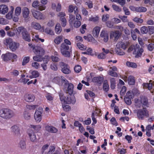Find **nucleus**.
<instances>
[{
    "instance_id": "nucleus-1",
    "label": "nucleus",
    "mask_w": 154,
    "mask_h": 154,
    "mask_svg": "<svg viewBox=\"0 0 154 154\" xmlns=\"http://www.w3.org/2000/svg\"><path fill=\"white\" fill-rule=\"evenodd\" d=\"M60 99L62 104H74L75 103V100L73 95H69L66 97L63 94L60 93L59 94Z\"/></svg>"
},
{
    "instance_id": "nucleus-2",
    "label": "nucleus",
    "mask_w": 154,
    "mask_h": 154,
    "mask_svg": "<svg viewBox=\"0 0 154 154\" xmlns=\"http://www.w3.org/2000/svg\"><path fill=\"white\" fill-rule=\"evenodd\" d=\"M14 115L13 111L7 108L0 109V117L6 119H9Z\"/></svg>"
},
{
    "instance_id": "nucleus-3",
    "label": "nucleus",
    "mask_w": 154,
    "mask_h": 154,
    "mask_svg": "<svg viewBox=\"0 0 154 154\" xmlns=\"http://www.w3.org/2000/svg\"><path fill=\"white\" fill-rule=\"evenodd\" d=\"M132 51H133V54L136 55V57H138L141 56L143 50L142 48H140L139 45L136 44L134 45H131L129 48L128 51L131 52Z\"/></svg>"
},
{
    "instance_id": "nucleus-4",
    "label": "nucleus",
    "mask_w": 154,
    "mask_h": 154,
    "mask_svg": "<svg viewBox=\"0 0 154 154\" xmlns=\"http://www.w3.org/2000/svg\"><path fill=\"white\" fill-rule=\"evenodd\" d=\"M5 44L9 45L10 49L13 52L15 51L19 48L20 45L17 42H13L10 38H8L5 39Z\"/></svg>"
},
{
    "instance_id": "nucleus-5",
    "label": "nucleus",
    "mask_w": 154,
    "mask_h": 154,
    "mask_svg": "<svg viewBox=\"0 0 154 154\" xmlns=\"http://www.w3.org/2000/svg\"><path fill=\"white\" fill-rule=\"evenodd\" d=\"M2 57L3 60L5 62L11 60L12 62H14L17 58V55L15 54L10 52L3 54Z\"/></svg>"
},
{
    "instance_id": "nucleus-6",
    "label": "nucleus",
    "mask_w": 154,
    "mask_h": 154,
    "mask_svg": "<svg viewBox=\"0 0 154 154\" xmlns=\"http://www.w3.org/2000/svg\"><path fill=\"white\" fill-rule=\"evenodd\" d=\"M17 31L21 33L23 38L25 41L30 42L31 38L30 35L26 29L23 27H19L17 29Z\"/></svg>"
},
{
    "instance_id": "nucleus-7",
    "label": "nucleus",
    "mask_w": 154,
    "mask_h": 154,
    "mask_svg": "<svg viewBox=\"0 0 154 154\" xmlns=\"http://www.w3.org/2000/svg\"><path fill=\"white\" fill-rule=\"evenodd\" d=\"M69 49V47L65 44L62 43L60 46V51L61 54L64 56L69 57L70 56V53L68 51Z\"/></svg>"
},
{
    "instance_id": "nucleus-8",
    "label": "nucleus",
    "mask_w": 154,
    "mask_h": 154,
    "mask_svg": "<svg viewBox=\"0 0 154 154\" xmlns=\"http://www.w3.org/2000/svg\"><path fill=\"white\" fill-rule=\"evenodd\" d=\"M43 109L39 107L35 110L34 115V118L36 122H40L42 119Z\"/></svg>"
},
{
    "instance_id": "nucleus-9",
    "label": "nucleus",
    "mask_w": 154,
    "mask_h": 154,
    "mask_svg": "<svg viewBox=\"0 0 154 154\" xmlns=\"http://www.w3.org/2000/svg\"><path fill=\"white\" fill-rule=\"evenodd\" d=\"M137 115L139 119L143 120L145 116L147 117L149 116L148 112L146 109L143 108L138 110Z\"/></svg>"
},
{
    "instance_id": "nucleus-10",
    "label": "nucleus",
    "mask_w": 154,
    "mask_h": 154,
    "mask_svg": "<svg viewBox=\"0 0 154 154\" xmlns=\"http://www.w3.org/2000/svg\"><path fill=\"white\" fill-rule=\"evenodd\" d=\"M31 12L33 17L35 19L38 20H44L45 19L44 16L40 11L32 9L31 10Z\"/></svg>"
},
{
    "instance_id": "nucleus-11",
    "label": "nucleus",
    "mask_w": 154,
    "mask_h": 154,
    "mask_svg": "<svg viewBox=\"0 0 154 154\" xmlns=\"http://www.w3.org/2000/svg\"><path fill=\"white\" fill-rule=\"evenodd\" d=\"M60 64L63 73L65 74H68L71 72L69 67L67 64L63 62H61L60 63Z\"/></svg>"
},
{
    "instance_id": "nucleus-12",
    "label": "nucleus",
    "mask_w": 154,
    "mask_h": 154,
    "mask_svg": "<svg viewBox=\"0 0 154 154\" xmlns=\"http://www.w3.org/2000/svg\"><path fill=\"white\" fill-rule=\"evenodd\" d=\"M30 140L32 142H35L37 141V138L36 135L34 131L30 129H29L27 131Z\"/></svg>"
},
{
    "instance_id": "nucleus-13",
    "label": "nucleus",
    "mask_w": 154,
    "mask_h": 154,
    "mask_svg": "<svg viewBox=\"0 0 154 154\" xmlns=\"http://www.w3.org/2000/svg\"><path fill=\"white\" fill-rule=\"evenodd\" d=\"M120 35L121 34L119 31H112L110 33V38L114 41H117Z\"/></svg>"
},
{
    "instance_id": "nucleus-14",
    "label": "nucleus",
    "mask_w": 154,
    "mask_h": 154,
    "mask_svg": "<svg viewBox=\"0 0 154 154\" xmlns=\"http://www.w3.org/2000/svg\"><path fill=\"white\" fill-rule=\"evenodd\" d=\"M34 52L36 55H43L45 54V51L43 48L38 46H35L34 50L33 51Z\"/></svg>"
},
{
    "instance_id": "nucleus-15",
    "label": "nucleus",
    "mask_w": 154,
    "mask_h": 154,
    "mask_svg": "<svg viewBox=\"0 0 154 154\" xmlns=\"http://www.w3.org/2000/svg\"><path fill=\"white\" fill-rule=\"evenodd\" d=\"M152 80H150L149 81V83H145L143 84V86L150 91L153 94H154V82L151 83Z\"/></svg>"
},
{
    "instance_id": "nucleus-16",
    "label": "nucleus",
    "mask_w": 154,
    "mask_h": 154,
    "mask_svg": "<svg viewBox=\"0 0 154 154\" xmlns=\"http://www.w3.org/2000/svg\"><path fill=\"white\" fill-rule=\"evenodd\" d=\"M100 36L102 38L104 42H107L109 39V35L107 32L105 30H103L101 32Z\"/></svg>"
},
{
    "instance_id": "nucleus-17",
    "label": "nucleus",
    "mask_w": 154,
    "mask_h": 154,
    "mask_svg": "<svg viewBox=\"0 0 154 154\" xmlns=\"http://www.w3.org/2000/svg\"><path fill=\"white\" fill-rule=\"evenodd\" d=\"M8 11V8L7 6L5 5H0V14H5L7 13Z\"/></svg>"
},
{
    "instance_id": "nucleus-18",
    "label": "nucleus",
    "mask_w": 154,
    "mask_h": 154,
    "mask_svg": "<svg viewBox=\"0 0 154 154\" xmlns=\"http://www.w3.org/2000/svg\"><path fill=\"white\" fill-rule=\"evenodd\" d=\"M45 129L47 131L51 133H55L58 131L57 128L52 126H47L45 127Z\"/></svg>"
},
{
    "instance_id": "nucleus-19",
    "label": "nucleus",
    "mask_w": 154,
    "mask_h": 154,
    "mask_svg": "<svg viewBox=\"0 0 154 154\" xmlns=\"http://www.w3.org/2000/svg\"><path fill=\"white\" fill-rule=\"evenodd\" d=\"M116 47L117 49L120 50L121 49H122L125 50L127 47V45L124 42H119L116 44Z\"/></svg>"
},
{
    "instance_id": "nucleus-20",
    "label": "nucleus",
    "mask_w": 154,
    "mask_h": 154,
    "mask_svg": "<svg viewBox=\"0 0 154 154\" xmlns=\"http://www.w3.org/2000/svg\"><path fill=\"white\" fill-rule=\"evenodd\" d=\"M24 98L25 100L28 102H32L35 99L34 95L31 94H26L24 96Z\"/></svg>"
},
{
    "instance_id": "nucleus-21",
    "label": "nucleus",
    "mask_w": 154,
    "mask_h": 154,
    "mask_svg": "<svg viewBox=\"0 0 154 154\" xmlns=\"http://www.w3.org/2000/svg\"><path fill=\"white\" fill-rule=\"evenodd\" d=\"M29 14V10L27 7H24L22 9V14L23 18H26L28 17Z\"/></svg>"
},
{
    "instance_id": "nucleus-22",
    "label": "nucleus",
    "mask_w": 154,
    "mask_h": 154,
    "mask_svg": "<svg viewBox=\"0 0 154 154\" xmlns=\"http://www.w3.org/2000/svg\"><path fill=\"white\" fill-rule=\"evenodd\" d=\"M61 80L64 81L65 83L66 84L67 82V80L63 76L55 77L53 81L56 83L58 84L59 83L60 81Z\"/></svg>"
},
{
    "instance_id": "nucleus-23",
    "label": "nucleus",
    "mask_w": 154,
    "mask_h": 154,
    "mask_svg": "<svg viewBox=\"0 0 154 154\" xmlns=\"http://www.w3.org/2000/svg\"><path fill=\"white\" fill-rule=\"evenodd\" d=\"M68 88L66 93L69 94V95H71L73 93L74 85L72 83H68Z\"/></svg>"
},
{
    "instance_id": "nucleus-24",
    "label": "nucleus",
    "mask_w": 154,
    "mask_h": 154,
    "mask_svg": "<svg viewBox=\"0 0 154 154\" xmlns=\"http://www.w3.org/2000/svg\"><path fill=\"white\" fill-rule=\"evenodd\" d=\"M31 27L32 28L36 30H39L41 28L40 24L36 22H33L31 23Z\"/></svg>"
},
{
    "instance_id": "nucleus-25",
    "label": "nucleus",
    "mask_w": 154,
    "mask_h": 154,
    "mask_svg": "<svg viewBox=\"0 0 154 154\" xmlns=\"http://www.w3.org/2000/svg\"><path fill=\"white\" fill-rule=\"evenodd\" d=\"M11 131L15 135H17L20 133V129L16 125L12 126L11 128Z\"/></svg>"
},
{
    "instance_id": "nucleus-26",
    "label": "nucleus",
    "mask_w": 154,
    "mask_h": 154,
    "mask_svg": "<svg viewBox=\"0 0 154 154\" xmlns=\"http://www.w3.org/2000/svg\"><path fill=\"white\" fill-rule=\"evenodd\" d=\"M140 101L142 104L144 106H146L147 107L149 106V103L148 101V99L146 97L143 96H142L140 98Z\"/></svg>"
},
{
    "instance_id": "nucleus-27",
    "label": "nucleus",
    "mask_w": 154,
    "mask_h": 154,
    "mask_svg": "<svg viewBox=\"0 0 154 154\" xmlns=\"http://www.w3.org/2000/svg\"><path fill=\"white\" fill-rule=\"evenodd\" d=\"M100 29L99 27L96 26L94 27L93 29V34L94 37H97Z\"/></svg>"
},
{
    "instance_id": "nucleus-28",
    "label": "nucleus",
    "mask_w": 154,
    "mask_h": 154,
    "mask_svg": "<svg viewBox=\"0 0 154 154\" xmlns=\"http://www.w3.org/2000/svg\"><path fill=\"white\" fill-rule=\"evenodd\" d=\"M63 36H58L55 38L54 42L56 44L59 45L63 41Z\"/></svg>"
},
{
    "instance_id": "nucleus-29",
    "label": "nucleus",
    "mask_w": 154,
    "mask_h": 154,
    "mask_svg": "<svg viewBox=\"0 0 154 154\" xmlns=\"http://www.w3.org/2000/svg\"><path fill=\"white\" fill-rule=\"evenodd\" d=\"M29 127L33 128L35 132H38L40 131L42 127L40 125H30Z\"/></svg>"
},
{
    "instance_id": "nucleus-30",
    "label": "nucleus",
    "mask_w": 154,
    "mask_h": 154,
    "mask_svg": "<svg viewBox=\"0 0 154 154\" xmlns=\"http://www.w3.org/2000/svg\"><path fill=\"white\" fill-rule=\"evenodd\" d=\"M55 32L56 34H59L62 31L61 27L59 23H57L55 29Z\"/></svg>"
},
{
    "instance_id": "nucleus-31",
    "label": "nucleus",
    "mask_w": 154,
    "mask_h": 154,
    "mask_svg": "<svg viewBox=\"0 0 154 154\" xmlns=\"http://www.w3.org/2000/svg\"><path fill=\"white\" fill-rule=\"evenodd\" d=\"M126 65L127 66L133 68H136L137 67V65L136 63L134 62H131L129 61H127L126 63Z\"/></svg>"
},
{
    "instance_id": "nucleus-32",
    "label": "nucleus",
    "mask_w": 154,
    "mask_h": 154,
    "mask_svg": "<svg viewBox=\"0 0 154 154\" xmlns=\"http://www.w3.org/2000/svg\"><path fill=\"white\" fill-rule=\"evenodd\" d=\"M128 81L129 85H134L135 82L134 77L131 75L129 76L128 79Z\"/></svg>"
},
{
    "instance_id": "nucleus-33",
    "label": "nucleus",
    "mask_w": 154,
    "mask_h": 154,
    "mask_svg": "<svg viewBox=\"0 0 154 154\" xmlns=\"http://www.w3.org/2000/svg\"><path fill=\"white\" fill-rule=\"evenodd\" d=\"M103 89L105 91H107L109 90V85L108 84L107 80H105L103 82Z\"/></svg>"
},
{
    "instance_id": "nucleus-34",
    "label": "nucleus",
    "mask_w": 154,
    "mask_h": 154,
    "mask_svg": "<svg viewBox=\"0 0 154 154\" xmlns=\"http://www.w3.org/2000/svg\"><path fill=\"white\" fill-rule=\"evenodd\" d=\"M42 55H36L33 57V60L37 62H41L43 60V58L42 57Z\"/></svg>"
},
{
    "instance_id": "nucleus-35",
    "label": "nucleus",
    "mask_w": 154,
    "mask_h": 154,
    "mask_svg": "<svg viewBox=\"0 0 154 154\" xmlns=\"http://www.w3.org/2000/svg\"><path fill=\"white\" fill-rule=\"evenodd\" d=\"M21 12V8L20 7H17L15 10L14 15L17 16H19Z\"/></svg>"
},
{
    "instance_id": "nucleus-36",
    "label": "nucleus",
    "mask_w": 154,
    "mask_h": 154,
    "mask_svg": "<svg viewBox=\"0 0 154 154\" xmlns=\"http://www.w3.org/2000/svg\"><path fill=\"white\" fill-rule=\"evenodd\" d=\"M33 41L35 40L36 42H38L41 41L42 42H43L44 41V39H42L39 38V35H36L33 37L32 39Z\"/></svg>"
},
{
    "instance_id": "nucleus-37",
    "label": "nucleus",
    "mask_w": 154,
    "mask_h": 154,
    "mask_svg": "<svg viewBox=\"0 0 154 154\" xmlns=\"http://www.w3.org/2000/svg\"><path fill=\"white\" fill-rule=\"evenodd\" d=\"M103 80V79L101 77H94L92 81L94 82H97L98 83H100Z\"/></svg>"
},
{
    "instance_id": "nucleus-38",
    "label": "nucleus",
    "mask_w": 154,
    "mask_h": 154,
    "mask_svg": "<svg viewBox=\"0 0 154 154\" xmlns=\"http://www.w3.org/2000/svg\"><path fill=\"white\" fill-rule=\"evenodd\" d=\"M45 32L48 34L50 35H53L54 33L53 31L51 29L48 28H46L45 30Z\"/></svg>"
},
{
    "instance_id": "nucleus-39",
    "label": "nucleus",
    "mask_w": 154,
    "mask_h": 154,
    "mask_svg": "<svg viewBox=\"0 0 154 154\" xmlns=\"http://www.w3.org/2000/svg\"><path fill=\"white\" fill-rule=\"evenodd\" d=\"M76 45L78 48L82 50H86L87 48L86 46H84L83 44L79 42L77 43Z\"/></svg>"
},
{
    "instance_id": "nucleus-40",
    "label": "nucleus",
    "mask_w": 154,
    "mask_h": 154,
    "mask_svg": "<svg viewBox=\"0 0 154 154\" xmlns=\"http://www.w3.org/2000/svg\"><path fill=\"white\" fill-rule=\"evenodd\" d=\"M140 31L142 34H146L148 32V29L146 26H144L140 28Z\"/></svg>"
},
{
    "instance_id": "nucleus-41",
    "label": "nucleus",
    "mask_w": 154,
    "mask_h": 154,
    "mask_svg": "<svg viewBox=\"0 0 154 154\" xmlns=\"http://www.w3.org/2000/svg\"><path fill=\"white\" fill-rule=\"evenodd\" d=\"M110 1L112 2L118 3L122 6L125 5V0H110Z\"/></svg>"
},
{
    "instance_id": "nucleus-42",
    "label": "nucleus",
    "mask_w": 154,
    "mask_h": 154,
    "mask_svg": "<svg viewBox=\"0 0 154 154\" xmlns=\"http://www.w3.org/2000/svg\"><path fill=\"white\" fill-rule=\"evenodd\" d=\"M147 10L146 8L143 7H137V12H145Z\"/></svg>"
},
{
    "instance_id": "nucleus-43",
    "label": "nucleus",
    "mask_w": 154,
    "mask_h": 154,
    "mask_svg": "<svg viewBox=\"0 0 154 154\" xmlns=\"http://www.w3.org/2000/svg\"><path fill=\"white\" fill-rule=\"evenodd\" d=\"M20 147L22 149H25L26 148V142L24 141L21 140L20 141L19 144Z\"/></svg>"
},
{
    "instance_id": "nucleus-44",
    "label": "nucleus",
    "mask_w": 154,
    "mask_h": 154,
    "mask_svg": "<svg viewBox=\"0 0 154 154\" xmlns=\"http://www.w3.org/2000/svg\"><path fill=\"white\" fill-rule=\"evenodd\" d=\"M112 7L113 9L117 12H120L122 11L121 8L116 5L115 4L112 5Z\"/></svg>"
},
{
    "instance_id": "nucleus-45",
    "label": "nucleus",
    "mask_w": 154,
    "mask_h": 154,
    "mask_svg": "<svg viewBox=\"0 0 154 154\" xmlns=\"http://www.w3.org/2000/svg\"><path fill=\"white\" fill-rule=\"evenodd\" d=\"M49 149V150L48 152H46L45 154H52L55 150V148L54 146H50Z\"/></svg>"
},
{
    "instance_id": "nucleus-46",
    "label": "nucleus",
    "mask_w": 154,
    "mask_h": 154,
    "mask_svg": "<svg viewBox=\"0 0 154 154\" xmlns=\"http://www.w3.org/2000/svg\"><path fill=\"white\" fill-rule=\"evenodd\" d=\"M23 117L26 120L30 119L31 118L30 114L27 112H24Z\"/></svg>"
},
{
    "instance_id": "nucleus-47",
    "label": "nucleus",
    "mask_w": 154,
    "mask_h": 154,
    "mask_svg": "<svg viewBox=\"0 0 154 154\" xmlns=\"http://www.w3.org/2000/svg\"><path fill=\"white\" fill-rule=\"evenodd\" d=\"M73 26L75 28H77L79 27L81 25V22L79 20H75L74 22H73Z\"/></svg>"
},
{
    "instance_id": "nucleus-48",
    "label": "nucleus",
    "mask_w": 154,
    "mask_h": 154,
    "mask_svg": "<svg viewBox=\"0 0 154 154\" xmlns=\"http://www.w3.org/2000/svg\"><path fill=\"white\" fill-rule=\"evenodd\" d=\"M108 74L114 77H117V74L115 71H112L111 70H109L108 71Z\"/></svg>"
},
{
    "instance_id": "nucleus-49",
    "label": "nucleus",
    "mask_w": 154,
    "mask_h": 154,
    "mask_svg": "<svg viewBox=\"0 0 154 154\" xmlns=\"http://www.w3.org/2000/svg\"><path fill=\"white\" fill-rule=\"evenodd\" d=\"M30 57H25L23 59L22 62V65H25L27 63L29 60Z\"/></svg>"
},
{
    "instance_id": "nucleus-50",
    "label": "nucleus",
    "mask_w": 154,
    "mask_h": 154,
    "mask_svg": "<svg viewBox=\"0 0 154 154\" xmlns=\"http://www.w3.org/2000/svg\"><path fill=\"white\" fill-rule=\"evenodd\" d=\"M38 106L37 105H26V108L29 110H34Z\"/></svg>"
},
{
    "instance_id": "nucleus-51",
    "label": "nucleus",
    "mask_w": 154,
    "mask_h": 154,
    "mask_svg": "<svg viewBox=\"0 0 154 154\" xmlns=\"http://www.w3.org/2000/svg\"><path fill=\"white\" fill-rule=\"evenodd\" d=\"M31 66L35 69H38L40 67V65L37 62H34L32 63Z\"/></svg>"
},
{
    "instance_id": "nucleus-52",
    "label": "nucleus",
    "mask_w": 154,
    "mask_h": 154,
    "mask_svg": "<svg viewBox=\"0 0 154 154\" xmlns=\"http://www.w3.org/2000/svg\"><path fill=\"white\" fill-rule=\"evenodd\" d=\"M69 22L70 25L72 24L73 22L75 21V18L74 16L72 15H70L69 17Z\"/></svg>"
},
{
    "instance_id": "nucleus-53",
    "label": "nucleus",
    "mask_w": 154,
    "mask_h": 154,
    "mask_svg": "<svg viewBox=\"0 0 154 154\" xmlns=\"http://www.w3.org/2000/svg\"><path fill=\"white\" fill-rule=\"evenodd\" d=\"M48 144L42 146V154L44 153L45 154V152H47L46 151L48 149Z\"/></svg>"
},
{
    "instance_id": "nucleus-54",
    "label": "nucleus",
    "mask_w": 154,
    "mask_h": 154,
    "mask_svg": "<svg viewBox=\"0 0 154 154\" xmlns=\"http://www.w3.org/2000/svg\"><path fill=\"white\" fill-rule=\"evenodd\" d=\"M126 90V88L125 86H123L120 92V94L121 96V97L122 98V96L124 95Z\"/></svg>"
},
{
    "instance_id": "nucleus-55",
    "label": "nucleus",
    "mask_w": 154,
    "mask_h": 154,
    "mask_svg": "<svg viewBox=\"0 0 154 154\" xmlns=\"http://www.w3.org/2000/svg\"><path fill=\"white\" fill-rule=\"evenodd\" d=\"M81 67L79 65H76L74 68V70L76 73L79 72L81 70Z\"/></svg>"
},
{
    "instance_id": "nucleus-56",
    "label": "nucleus",
    "mask_w": 154,
    "mask_h": 154,
    "mask_svg": "<svg viewBox=\"0 0 154 154\" xmlns=\"http://www.w3.org/2000/svg\"><path fill=\"white\" fill-rule=\"evenodd\" d=\"M86 25L84 24L82 25L80 29V31L81 33L84 34L85 33V30H86Z\"/></svg>"
},
{
    "instance_id": "nucleus-57",
    "label": "nucleus",
    "mask_w": 154,
    "mask_h": 154,
    "mask_svg": "<svg viewBox=\"0 0 154 154\" xmlns=\"http://www.w3.org/2000/svg\"><path fill=\"white\" fill-rule=\"evenodd\" d=\"M46 97L47 99L49 101L52 100L54 98V97L53 95L50 94H47Z\"/></svg>"
},
{
    "instance_id": "nucleus-58",
    "label": "nucleus",
    "mask_w": 154,
    "mask_h": 154,
    "mask_svg": "<svg viewBox=\"0 0 154 154\" xmlns=\"http://www.w3.org/2000/svg\"><path fill=\"white\" fill-rule=\"evenodd\" d=\"M31 74L32 75V76H33L34 78L38 77L39 75V72L35 70L32 71Z\"/></svg>"
},
{
    "instance_id": "nucleus-59",
    "label": "nucleus",
    "mask_w": 154,
    "mask_h": 154,
    "mask_svg": "<svg viewBox=\"0 0 154 154\" xmlns=\"http://www.w3.org/2000/svg\"><path fill=\"white\" fill-rule=\"evenodd\" d=\"M0 23L2 25H5L8 23V21L5 18L0 17Z\"/></svg>"
},
{
    "instance_id": "nucleus-60",
    "label": "nucleus",
    "mask_w": 154,
    "mask_h": 154,
    "mask_svg": "<svg viewBox=\"0 0 154 154\" xmlns=\"http://www.w3.org/2000/svg\"><path fill=\"white\" fill-rule=\"evenodd\" d=\"M133 20L137 23H142L143 22V19L137 17L133 19Z\"/></svg>"
},
{
    "instance_id": "nucleus-61",
    "label": "nucleus",
    "mask_w": 154,
    "mask_h": 154,
    "mask_svg": "<svg viewBox=\"0 0 154 154\" xmlns=\"http://www.w3.org/2000/svg\"><path fill=\"white\" fill-rule=\"evenodd\" d=\"M149 33L150 34H152L154 33V27L153 26H149Z\"/></svg>"
},
{
    "instance_id": "nucleus-62",
    "label": "nucleus",
    "mask_w": 154,
    "mask_h": 154,
    "mask_svg": "<svg viewBox=\"0 0 154 154\" xmlns=\"http://www.w3.org/2000/svg\"><path fill=\"white\" fill-rule=\"evenodd\" d=\"M13 13L12 12L9 11V12L6 15V17L8 19H11L13 16Z\"/></svg>"
},
{
    "instance_id": "nucleus-63",
    "label": "nucleus",
    "mask_w": 154,
    "mask_h": 154,
    "mask_svg": "<svg viewBox=\"0 0 154 154\" xmlns=\"http://www.w3.org/2000/svg\"><path fill=\"white\" fill-rule=\"evenodd\" d=\"M128 26L131 28V29H133L135 27V25L132 22L128 21Z\"/></svg>"
},
{
    "instance_id": "nucleus-64",
    "label": "nucleus",
    "mask_w": 154,
    "mask_h": 154,
    "mask_svg": "<svg viewBox=\"0 0 154 154\" xmlns=\"http://www.w3.org/2000/svg\"><path fill=\"white\" fill-rule=\"evenodd\" d=\"M147 48L149 51H152L154 49V44L151 43L149 44L147 46Z\"/></svg>"
}]
</instances>
